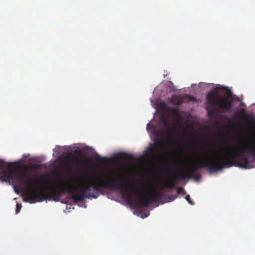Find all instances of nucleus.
<instances>
[{"label":"nucleus","instance_id":"16","mask_svg":"<svg viewBox=\"0 0 255 255\" xmlns=\"http://www.w3.org/2000/svg\"><path fill=\"white\" fill-rule=\"evenodd\" d=\"M245 115H246V113H245V112L244 111V110H242V111H241V116L242 117H244V116H245Z\"/></svg>","mask_w":255,"mask_h":255},{"label":"nucleus","instance_id":"9","mask_svg":"<svg viewBox=\"0 0 255 255\" xmlns=\"http://www.w3.org/2000/svg\"><path fill=\"white\" fill-rule=\"evenodd\" d=\"M96 160L97 162L99 163H105L106 161V159L105 158L101 157L99 155H97L96 156Z\"/></svg>","mask_w":255,"mask_h":255},{"label":"nucleus","instance_id":"6","mask_svg":"<svg viewBox=\"0 0 255 255\" xmlns=\"http://www.w3.org/2000/svg\"><path fill=\"white\" fill-rule=\"evenodd\" d=\"M171 102L176 105H180L182 103L181 100L176 95L172 97L171 99Z\"/></svg>","mask_w":255,"mask_h":255},{"label":"nucleus","instance_id":"10","mask_svg":"<svg viewBox=\"0 0 255 255\" xmlns=\"http://www.w3.org/2000/svg\"><path fill=\"white\" fill-rule=\"evenodd\" d=\"M177 192L179 194H185V192L184 190V189L182 187H177Z\"/></svg>","mask_w":255,"mask_h":255},{"label":"nucleus","instance_id":"15","mask_svg":"<svg viewBox=\"0 0 255 255\" xmlns=\"http://www.w3.org/2000/svg\"><path fill=\"white\" fill-rule=\"evenodd\" d=\"M177 197V196L176 195H174V196H171L170 197H169V201H173Z\"/></svg>","mask_w":255,"mask_h":255},{"label":"nucleus","instance_id":"4","mask_svg":"<svg viewBox=\"0 0 255 255\" xmlns=\"http://www.w3.org/2000/svg\"><path fill=\"white\" fill-rule=\"evenodd\" d=\"M230 147L233 149L234 153L236 155H242L244 157H246L248 159L249 158L248 156H245L244 153L245 152H248L251 153L255 160V145L253 142L248 143L244 147L241 146H231ZM249 161V160H248Z\"/></svg>","mask_w":255,"mask_h":255},{"label":"nucleus","instance_id":"19","mask_svg":"<svg viewBox=\"0 0 255 255\" xmlns=\"http://www.w3.org/2000/svg\"><path fill=\"white\" fill-rule=\"evenodd\" d=\"M23 168H24V169H25V170H28V167L27 165H25L23 166Z\"/></svg>","mask_w":255,"mask_h":255},{"label":"nucleus","instance_id":"21","mask_svg":"<svg viewBox=\"0 0 255 255\" xmlns=\"http://www.w3.org/2000/svg\"><path fill=\"white\" fill-rule=\"evenodd\" d=\"M154 145L156 146V145H157V143H155V144H154Z\"/></svg>","mask_w":255,"mask_h":255},{"label":"nucleus","instance_id":"17","mask_svg":"<svg viewBox=\"0 0 255 255\" xmlns=\"http://www.w3.org/2000/svg\"><path fill=\"white\" fill-rule=\"evenodd\" d=\"M14 191H15V192L16 193H17V194H19V190H18V189H17V188L15 187V186H14Z\"/></svg>","mask_w":255,"mask_h":255},{"label":"nucleus","instance_id":"1","mask_svg":"<svg viewBox=\"0 0 255 255\" xmlns=\"http://www.w3.org/2000/svg\"><path fill=\"white\" fill-rule=\"evenodd\" d=\"M109 180H103L102 176H97L94 179L91 177H84L83 182L80 184L82 193L76 194L77 190L74 186L68 181L59 175L60 184L59 185V199L62 194L68 192L70 198L75 202L82 201L85 198L96 199L99 195L103 194L106 189L120 190L123 193V198L129 204L132 203L133 196L135 195V202L139 206L146 207L154 201L160 202L163 194L160 191L154 192L150 196L142 195V191L135 188L129 181L128 178L122 174L118 175L117 178L109 176Z\"/></svg>","mask_w":255,"mask_h":255},{"label":"nucleus","instance_id":"5","mask_svg":"<svg viewBox=\"0 0 255 255\" xmlns=\"http://www.w3.org/2000/svg\"><path fill=\"white\" fill-rule=\"evenodd\" d=\"M69 157H71L73 159H76V162L78 164H81L83 161V159H82L81 158H78L75 155L72 154L71 153L69 154V156L67 157L66 159L68 163V164L67 165V167L69 170L71 169V166L70 165V161H69L68 160Z\"/></svg>","mask_w":255,"mask_h":255},{"label":"nucleus","instance_id":"7","mask_svg":"<svg viewBox=\"0 0 255 255\" xmlns=\"http://www.w3.org/2000/svg\"><path fill=\"white\" fill-rule=\"evenodd\" d=\"M171 112L173 115V116L178 119H182L181 116L180 115V112L179 110L177 109L176 108H172L171 109Z\"/></svg>","mask_w":255,"mask_h":255},{"label":"nucleus","instance_id":"14","mask_svg":"<svg viewBox=\"0 0 255 255\" xmlns=\"http://www.w3.org/2000/svg\"><path fill=\"white\" fill-rule=\"evenodd\" d=\"M175 131V129L174 128H168V129L167 130V132L168 134L174 133Z\"/></svg>","mask_w":255,"mask_h":255},{"label":"nucleus","instance_id":"8","mask_svg":"<svg viewBox=\"0 0 255 255\" xmlns=\"http://www.w3.org/2000/svg\"><path fill=\"white\" fill-rule=\"evenodd\" d=\"M148 151L153 156L155 155L154 151L156 150L155 145L150 144V146L148 148Z\"/></svg>","mask_w":255,"mask_h":255},{"label":"nucleus","instance_id":"3","mask_svg":"<svg viewBox=\"0 0 255 255\" xmlns=\"http://www.w3.org/2000/svg\"><path fill=\"white\" fill-rule=\"evenodd\" d=\"M218 88H214L206 96L208 115L211 117L220 113L230 112L233 108V101L230 97H221L217 95Z\"/></svg>","mask_w":255,"mask_h":255},{"label":"nucleus","instance_id":"20","mask_svg":"<svg viewBox=\"0 0 255 255\" xmlns=\"http://www.w3.org/2000/svg\"><path fill=\"white\" fill-rule=\"evenodd\" d=\"M159 144L160 145H162L163 144V142L161 140H160L159 142Z\"/></svg>","mask_w":255,"mask_h":255},{"label":"nucleus","instance_id":"2","mask_svg":"<svg viewBox=\"0 0 255 255\" xmlns=\"http://www.w3.org/2000/svg\"><path fill=\"white\" fill-rule=\"evenodd\" d=\"M226 154H220L217 158H206L200 156L198 160L191 164L185 170H181L178 173L172 176V181L168 182L166 187L169 189L175 188L176 183L181 180L189 179L196 178L195 172L201 168H207L209 171H220L223 168L232 166L239 167L245 169H250V161L246 157L242 155H236L234 152H229L228 150Z\"/></svg>","mask_w":255,"mask_h":255},{"label":"nucleus","instance_id":"12","mask_svg":"<svg viewBox=\"0 0 255 255\" xmlns=\"http://www.w3.org/2000/svg\"><path fill=\"white\" fill-rule=\"evenodd\" d=\"M21 207H22V206L21 204H17V203L16 204V210H15L16 214H18L20 212Z\"/></svg>","mask_w":255,"mask_h":255},{"label":"nucleus","instance_id":"18","mask_svg":"<svg viewBox=\"0 0 255 255\" xmlns=\"http://www.w3.org/2000/svg\"><path fill=\"white\" fill-rule=\"evenodd\" d=\"M81 151L80 150H75L74 153L75 154H78L79 153H80Z\"/></svg>","mask_w":255,"mask_h":255},{"label":"nucleus","instance_id":"13","mask_svg":"<svg viewBox=\"0 0 255 255\" xmlns=\"http://www.w3.org/2000/svg\"><path fill=\"white\" fill-rule=\"evenodd\" d=\"M124 156L125 158L128 160H131L132 159V156L131 154H125Z\"/></svg>","mask_w":255,"mask_h":255},{"label":"nucleus","instance_id":"11","mask_svg":"<svg viewBox=\"0 0 255 255\" xmlns=\"http://www.w3.org/2000/svg\"><path fill=\"white\" fill-rule=\"evenodd\" d=\"M185 199L188 201L189 204H190V205H194V202L191 200L189 195H186L185 196Z\"/></svg>","mask_w":255,"mask_h":255}]
</instances>
